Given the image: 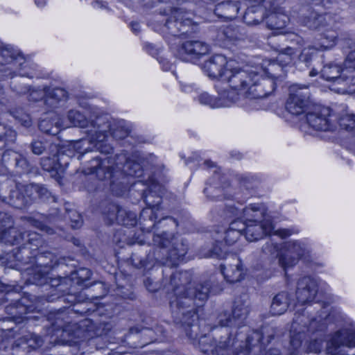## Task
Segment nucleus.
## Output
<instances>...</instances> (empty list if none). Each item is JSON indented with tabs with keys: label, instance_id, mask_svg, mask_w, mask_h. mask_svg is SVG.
Listing matches in <instances>:
<instances>
[{
	"label": "nucleus",
	"instance_id": "f257e3e1",
	"mask_svg": "<svg viewBox=\"0 0 355 355\" xmlns=\"http://www.w3.org/2000/svg\"><path fill=\"white\" fill-rule=\"evenodd\" d=\"M191 281L189 272H176L171 276L168 291H171L170 307L176 322L189 327L197 319L194 309V300L205 301L210 292V282H205L191 289L188 287Z\"/></svg>",
	"mask_w": 355,
	"mask_h": 355
},
{
	"label": "nucleus",
	"instance_id": "f03ea898",
	"mask_svg": "<svg viewBox=\"0 0 355 355\" xmlns=\"http://www.w3.org/2000/svg\"><path fill=\"white\" fill-rule=\"evenodd\" d=\"M248 305L236 302L232 314L220 313L217 318L220 328H214L211 336L201 337L199 340L200 349L203 355H227L235 345V339L224 327H241L248 314Z\"/></svg>",
	"mask_w": 355,
	"mask_h": 355
},
{
	"label": "nucleus",
	"instance_id": "7ed1b4c3",
	"mask_svg": "<svg viewBox=\"0 0 355 355\" xmlns=\"http://www.w3.org/2000/svg\"><path fill=\"white\" fill-rule=\"evenodd\" d=\"M229 84L231 90L226 88V96L229 98L236 95V101L240 96L248 98H261L270 94L275 89V83L270 78H261V76L252 70H246L239 67L227 69L225 80Z\"/></svg>",
	"mask_w": 355,
	"mask_h": 355
},
{
	"label": "nucleus",
	"instance_id": "20e7f679",
	"mask_svg": "<svg viewBox=\"0 0 355 355\" xmlns=\"http://www.w3.org/2000/svg\"><path fill=\"white\" fill-rule=\"evenodd\" d=\"M101 121V119H97L95 124H91L94 130L87 131L90 135V139H81L74 144L76 150L80 154L78 159H80L85 153L92 151L94 148L101 153H111L112 148L103 144L107 137L108 131H112V136L118 139H123L128 135L129 130L123 125H120L116 128L111 129L109 123Z\"/></svg>",
	"mask_w": 355,
	"mask_h": 355
},
{
	"label": "nucleus",
	"instance_id": "39448f33",
	"mask_svg": "<svg viewBox=\"0 0 355 355\" xmlns=\"http://www.w3.org/2000/svg\"><path fill=\"white\" fill-rule=\"evenodd\" d=\"M87 174L96 173L97 177L101 179H112L121 173V170L129 176L140 177L143 174L139 164L126 160L123 155L114 156L98 157H94L90 161Z\"/></svg>",
	"mask_w": 355,
	"mask_h": 355
},
{
	"label": "nucleus",
	"instance_id": "423d86ee",
	"mask_svg": "<svg viewBox=\"0 0 355 355\" xmlns=\"http://www.w3.org/2000/svg\"><path fill=\"white\" fill-rule=\"evenodd\" d=\"M153 241L160 248L162 257H157L165 266L173 267L178 264L187 254L188 245L185 241L173 233L163 231L154 234Z\"/></svg>",
	"mask_w": 355,
	"mask_h": 355
},
{
	"label": "nucleus",
	"instance_id": "0eeeda50",
	"mask_svg": "<svg viewBox=\"0 0 355 355\" xmlns=\"http://www.w3.org/2000/svg\"><path fill=\"white\" fill-rule=\"evenodd\" d=\"M324 323L315 318L310 319L304 314H297L293 319L291 328V340L288 353L295 354L301 347L302 342L306 339L309 333L322 329Z\"/></svg>",
	"mask_w": 355,
	"mask_h": 355
},
{
	"label": "nucleus",
	"instance_id": "6e6552de",
	"mask_svg": "<svg viewBox=\"0 0 355 355\" xmlns=\"http://www.w3.org/2000/svg\"><path fill=\"white\" fill-rule=\"evenodd\" d=\"M321 76L327 81H332L345 85H355V50L351 51L345 61V69L336 64L324 66L321 70Z\"/></svg>",
	"mask_w": 355,
	"mask_h": 355
},
{
	"label": "nucleus",
	"instance_id": "1a4fd4ad",
	"mask_svg": "<svg viewBox=\"0 0 355 355\" xmlns=\"http://www.w3.org/2000/svg\"><path fill=\"white\" fill-rule=\"evenodd\" d=\"M244 224L245 236L250 242L256 241L267 234H272L282 239H286L293 234L298 233V230L294 228L279 229L273 231L274 227L270 220H261L256 223Z\"/></svg>",
	"mask_w": 355,
	"mask_h": 355
},
{
	"label": "nucleus",
	"instance_id": "9d476101",
	"mask_svg": "<svg viewBox=\"0 0 355 355\" xmlns=\"http://www.w3.org/2000/svg\"><path fill=\"white\" fill-rule=\"evenodd\" d=\"M310 92L307 85L294 84L289 87V96L286 108L293 115L305 112L309 105Z\"/></svg>",
	"mask_w": 355,
	"mask_h": 355
},
{
	"label": "nucleus",
	"instance_id": "9b49d317",
	"mask_svg": "<svg viewBox=\"0 0 355 355\" xmlns=\"http://www.w3.org/2000/svg\"><path fill=\"white\" fill-rule=\"evenodd\" d=\"M0 241L10 245L19 244L24 242L23 245H31L37 248L42 243L41 236L36 232L20 233L12 226L4 229L0 232Z\"/></svg>",
	"mask_w": 355,
	"mask_h": 355
},
{
	"label": "nucleus",
	"instance_id": "f8f14e48",
	"mask_svg": "<svg viewBox=\"0 0 355 355\" xmlns=\"http://www.w3.org/2000/svg\"><path fill=\"white\" fill-rule=\"evenodd\" d=\"M209 45L200 40H187L178 46L175 56L179 59L192 62L209 52Z\"/></svg>",
	"mask_w": 355,
	"mask_h": 355
},
{
	"label": "nucleus",
	"instance_id": "ddd939ff",
	"mask_svg": "<svg viewBox=\"0 0 355 355\" xmlns=\"http://www.w3.org/2000/svg\"><path fill=\"white\" fill-rule=\"evenodd\" d=\"M294 54V49L287 47L278 53L276 58L277 62H273L269 64L266 72L271 77L273 82L274 79H280L285 76L284 67L291 62Z\"/></svg>",
	"mask_w": 355,
	"mask_h": 355
},
{
	"label": "nucleus",
	"instance_id": "4468645a",
	"mask_svg": "<svg viewBox=\"0 0 355 355\" xmlns=\"http://www.w3.org/2000/svg\"><path fill=\"white\" fill-rule=\"evenodd\" d=\"M330 110L327 107H316L313 112H309L306 115L307 125L316 131H330L334 125L329 121L328 116Z\"/></svg>",
	"mask_w": 355,
	"mask_h": 355
},
{
	"label": "nucleus",
	"instance_id": "2eb2a0df",
	"mask_svg": "<svg viewBox=\"0 0 355 355\" xmlns=\"http://www.w3.org/2000/svg\"><path fill=\"white\" fill-rule=\"evenodd\" d=\"M227 211L230 216L237 217V220L243 223H256L263 218V211L259 204H250L242 209L230 206Z\"/></svg>",
	"mask_w": 355,
	"mask_h": 355
},
{
	"label": "nucleus",
	"instance_id": "dca6fc26",
	"mask_svg": "<svg viewBox=\"0 0 355 355\" xmlns=\"http://www.w3.org/2000/svg\"><path fill=\"white\" fill-rule=\"evenodd\" d=\"M233 62H227L225 56L214 55L203 64L202 69L210 78H221L225 80L227 69L232 67Z\"/></svg>",
	"mask_w": 355,
	"mask_h": 355
},
{
	"label": "nucleus",
	"instance_id": "f3484780",
	"mask_svg": "<svg viewBox=\"0 0 355 355\" xmlns=\"http://www.w3.org/2000/svg\"><path fill=\"white\" fill-rule=\"evenodd\" d=\"M318 293V283L313 278L306 276L299 279L296 291V299L304 305L312 302Z\"/></svg>",
	"mask_w": 355,
	"mask_h": 355
},
{
	"label": "nucleus",
	"instance_id": "a211bd4d",
	"mask_svg": "<svg viewBox=\"0 0 355 355\" xmlns=\"http://www.w3.org/2000/svg\"><path fill=\"white\" fill-rule=\"evenodd\" d=\"M306 245L300 241H292L288 244L287 252L279 258V264L286 269L295 265L300 258L307 252Z\"/></svg>",
	"mask_w": 355,
	"mask_h": 355
},
{
	"label": "nucleus",
	"instance_id": "6ab92c4d",
	"mask_svg": "<svg viewBox=\"0 0 355 355\" xmlns=\"http://www.w3.org/2000/svg\"><path fill=\"white\" fill-rule=\"evenodd\" d=\"M27 185H16L10 190L8 196H2V200L17 209H23L31 204V197L25 191Z\"/></svg>",
	"mask_w": 355,
	"mask_h": 355
},
{
	"label": "nucleus",
	"instance_id": "aec40b11",
	"mask_svg": "<svg viewBox=\"0 0 355 355\" xmlns=\"http://www.w3.org/2000/svg\"><path fill=\"white\" fill-rule=\"evenodd\" d=\"M191 24V20L185 17L182 10L178 9L173 12V17L166 21L165 26L171 35L177 36L179 34L187 33L188 29L187 28Z\"/></svg>",
	"mask_w": 355,
	"mask_h": 355
},
{
	"label": "nucleus",
	"instance_id": "412c9836",
	"mask_svg": "<svg viewBox=\"0 0 355 355\" xmlns=\"http://www.w3.org/2000/svg\"><path fill=\"white\" fill-rule=\"evenodd\" d=\"M53 255L50 252L41 253L35 257L37 265L31 270L33 279L40 282L42 279L46 277L52 268Z\"/></svg>",
	"mask_w": 355,
	"mask_h": 355
},
{
	"label": "nucleus",
	"instance_id": "4be33fe9",
	"mask_svg": "<svg viewBox=\"0 0 355 355\" xmlns=\"http://www.w3.org/2000/svg\"><path fill=\"white\" fill-rule=\"evenodd\" d=\"M218 97L214 98L207 93L201 94L198 100L201 104L207 105L211 107H220L230 106L233 103L236 102V95L234 93L232 96L229 98V94L226 96V90L218 89Z\"/></svg>",
	"mask_w": 355,
	"mask_h": 355
},
{
	"label": "nucleus",
	"instance_id": "5701e85b",
	"mask_svg": "<svg viewBox=\"0 0 355 355\" xmlns=\"http://www.w3.org/2000/svg\"><path fill=\"white\" fill-rule=\"evenodd\" d=\"M51 150L55 151L52 157H44L41 159L42 168L49 172H58L63 166H67L68 162L62 152L58 150L56 146H51Z\"/></svg>",
	"mask_w": 355,
	"mask_h": 355
},
{
	"label": "nucleus",
	"instance_id": "b1692460",
	"mask_svg": "<svg viewBox=\"0 0 355 355\" xmlns=\"http://www.w3.org/2000/svg\"><path fill=\"white\" fill-rule=\"evenodd\" d=\"M231 259L232 263L221 265L220 267L225 279L230 283H235L243 278V267L237 257L232 256Z\"/></svg>",
	"mask_w": 355,
	"mask_h": 355
},
{
	"label": "nucleus",
	"instance_id": "393cba45",
	"mask_svg": "<svg viewBox=\"0 0 355 355\" xmlns=\"http://www.w3.org/2000/svg\"><path fill=\"white\" fill-rule=\"evenodd\" d=\"M19 58V55L12 46L0 42V66L9 65L5 71L14 69Z\"/></svg>",
	"mask_w": 355,
	"mask_h": 355
},
{
	"label": "nucleus",
	"instance_id": "a878e982",
	"mask_svg": "<svg viewBox=\"0 0 355 355\" xmlns=\"http://www.w3.org/2000/svg\"><path fill=\"white\" fill-rule=\"evenodd\" d=\"M239 7L237 2L232 1H223L216 5L214 14L220 18L232 20L236 17Z\"/></svg>",
	"mask_w": 355,
	"mask_h": 355
},
{
	"label": "nucleus",
	"instance_id": "bb28decb",
	"mask_svg": "<svg viewBox=\"0 0 355 355\" xmlns=\"http://www.w3.org/2000/svg\"><path fill=\"white\" fill-rule=\"evenodd\" d=\"M289 294L286 292H281L276 295L272 300L270 306V312L274 315L283 314L290 304Z\"/></svg>",
	"mask_w": 355,
	"mask_h": 355
},
{
	"label": "nucleus",
	"instance_id": "cd10ccee",
	"mask_svg": "<svg viewBox=\"0 0 355 355\" xmlns=\"http://www.w3.org/2000/svg\"><path fill=\"white\" fill-rule=\"evenodd\" d=\"M330 17L327 14H318L311 12L303 19V24L310 29L321 30L327 24V20Z\"/></svg>",
	"mask_w": 355,
	"mask_h": 355
},
{
	"label": "nucleus",
	"instance_id": "c85d7f7f",
	"mask_svg": "<svg viewBox=\"0 0 355 355\" xmlns=\"http://www.w3.org/2000/svg\"><path fill=\"white\" fill-rule=\"evenodd\" d=\"M28 196L31 197V204L40 198L44 201L49 200L50 198H53L55 200L54 197L51 196V192L44 186L36 184H27V188L25 189Z\"/></svg>",
	"mask_w": 355,
	"mask_h": 355
},
{
	"label": "nucleus",
	"instance_id": "c756f323",
	"mask_svg": "<svg viewBox=\"0 0 355 355\" xmlns=\"http://www.w3.org/2000/svg\"><path fill=\"white\" fill-rule=\"evenodd\" d=\"M245 228V224L239 220H235L230 225L229 228L225 232L224 240L227 245H231L235 243L242 234Z\"/></svg>",
	"mask_w": 355,
	"mask_h": 355
},
{
	"label": "nucleus",
	"instance_id": "7c9ffc66",
	"mask_svg": "<svg viewBox=\"0 0 355 355\" xmlns=\"http://www.w3.org/2000/svg\"><path fill=\"white\" fill-rule=\"evenodd\" d=\"M265 10L262 6H253L248 8L244 15L243 20L248 25H257L264 19Z\"/></svg>",
	"mask_w": 355,
	"mask_h": 355
},
{
	"label": "nucleus",
	"instance_id": "2f4dec72",
	"mask_svg": "<svg viewBox=\"0 0 355 355\" xmlns=\"http://www.w3.org/2000/svg\"><path fill=\"white\" fill-rule=\"evenodd\" d=\"M266 24L270 29L281 30L284 28L288 21V17L283 13H270L266 17Z\"/></svg>",
	"mask_w": 355,
	"mask_h": 355
},
{
	"label": "nucleus",
	"instance_id": "473e14b6",
	"mask_svg": "<svg viewBox=\"0 0 355 355\" xmlns=\"http://www.w3.org/2000/svg\"><path fill=\"white\" fill-rule=\"evenodd\" d=\"M67 118L72 125L87 128V130H85V133H87L90 137V135L87 132V131L91 129L94 130L91 124H95L96 121L94 122L92 121L89 123L87 121L85 116L83 115L80 112L76 110H70L68 112Z\"/></svg>",
	"mask_w": 355,
	"mask_h": 355
},
{
	"label": "nucleus",
	"instance_id": "72a5a7b5",
	"mask_svg": "<svg viewBox=\"0 0 355 355\" xmlns=\"http://www.w3.org/2000/svg\"><path fill=\"white\" fill-rule=\"evenodd\" d=\"M46 98L45 101L47 104H49L51 106L55 105L59 101H64L67 99V92L60 87H56L53 89H49L45 91Z\"/></svg>",
	"mask_w": 355,
	"mask_h": 355
},
{
	"label": "nucleus",
	"instance_id": "f704fd0d",
	"mask_svg": "<svg viewBox=\"0 0 355 355\" xmlns=\"http://www.w3.org/2000/svg\"><path fill=\"white\" fill-rule=\"evenodd\" d=\"M117 223L124 226H134L137 223L136 214L121 207Z\"/></svg>",
	"mask_w": 355,
	"mask_h": 355
},
{
	"label": "nucleus",
	"instance_id": "c9c22d12",
	"mask_svg": "<svg viewBox=\"0 0 355 355\" xmlns=\"http://www.w3.org/2000/svg\"><path fill=\"white\" fill-rule=\"evenodd\" d=\"M121 208L116 204H110L104 210L103 215L109 224L118 222V218Z\"/></svg>",
	"mask_w": 355,
	"mask_h": 355
},
{
	"label": "nucleus",
	"instance_id": "e433bc0d",
	"mask_svg": "<svg viewBox=\"0 0 355 355\" xmlns=\"http://www.w3.org/2000/svg\"><path fill=\"white\" fill-rule=\"evenodd\" d=\"M337 33L335 31H328L327 33H323L322 35V42L318 44V49L324 50L334 45L335 41L337 39Z\"/></svg>",
	"mask_w": 355,
	"mask_h": 355
},
{
	"label": "nucleus",
	"instance_id": "4c0bfd02",
	"mask_svg": "<svg viewBox=\"0 0 355 355\" xmlns=\"http://www.w3.org/2000/svg\"><path fill=\"white\" fill-rule=\"evenodd\" d=\"M227 254V250L222 247V243L216 241V244L206 254L207 257L224 259Z\"/></svg>",
	"mask_w": 355,
	"mask_h": 355
},
{
	"label": "nucleus",
	"instance_id": "58836bf2",
	"mask_svg": "<svg viewBox=\"0 0 355 355\" xmlns=\"http://www.w3.org/2000/svg\"><path fill=\"white\" fill-rule=\"evenodd\" d=\"M16 139V132L6 127L0 125V140L8 144L13 143Z\"/></svg>",
	"mask_w": 355,
	"mask_h": 355
},
{
	"label": "nucleus",
	"instance_id": "ea45409f",
	"mask_svg": "<svg viewBox=\"0 0 355 355\" xmlns=\"http://www.w3.org/2000/svg\"><path fill=\"white\" fill-rule=\"evenodd\" d=\"M19 157V154L12 150H7L1 155V163L6 167L13 166L15 160Z\"/></svg>",
	"mask_w": 355,
	"mask_h": 355
},
{
	"label": "nucleus",
	"instance_id": "a19ab883",
	"mask_svg": "<svg viewBox=\"0 0 355 355\" xmlns=\"http://www.w3.org/2000/svg\"><path fill=\"white\" fill-rule=\"evenodd\" d=\"M317 47H318V45L315 46H309L308 47L304 48L300 55H299V60L307 64L312 59V57L314 54V53L316 51H319L320 49H318Z\"/></svg>",
	"mask_w": 355,
	"mask_h": 355
},
{
	"label": "nucleus",
	"instance_id": "79ce46f5",
	"mask_svg": "<svg viewBox=\"0 0 355 355\" xmlns=\"http://www.w3.org/2000/svg\"><path fill=\"white\" fill-rule=\"evenodd\" d=\"M92 276V272L87 268H80L72 274V279H77L78 284H83L89 280Z\"/></svg>",
	"mask_w": 355,
	"mask_h": 355
},
{
	"label": "nucleus",
	"instance_id": "37998d69",
	"mask_svg": "<svg viewBox=\"0 0 355 355\" xmlns=\"http://www.w3.org/2000/svg\"><path fill=\"white\" fill-rule=\"evenodd\" d=\"M28 224L35 227V228L40 230L42 231H44L48 234H52L53 230L46 225H44L42 221L39 219L34 218L33 217H24L23 218Z\"/></svg>",
	"mask_w": 355,
	"mask_h": 355
},
{
	"label": "nucleus",
	"instance_id": "c03bdc74",
	"mask_svg": "<svg viewBox=\"0 0 355 355\" xmlns=\"http://www.w3.org/2000/svg\"><path fill=\"white\" fill-rule=\"evenodd\" d=\"M66 218L71 220V227L74 229L80 227L83 224L82 217L76 210L69 211L67 213Z\"/></svg>",
	"mask_w": 355,
	"mask_h": 355
},
{
	"label": "nucleus",
	"instance_id": "a18cd8bd",
	"mask_svg": "<svg viewBox=\"0 0 355 355\" xmlns=\"http://www.w3.org/2000/svg\"><path fill=\"white\" fill-rule=\"evenodd\" d=\"M153 196H154L153 194V192H151L150 191H149L148 193L147 194H145L144 196L145 202L146 203L149 209L152 210L158 207L161 202V198L159 196H156L155 200H150V198Z\"/></svg>",
	"mask_w": 355,
	"mask_h": 355
},
{
	"label": "nucleus",
	"instance_id": "49530a36",
	"mask_svg": "<svg viewBox=\"0 0 355 355\" xmlns=\"http://www.w3.org/2000/svg\"><path fill=\"white\" fill-rule=\"evenodd\" d=\"M30 147L32 153L37 155L42 154L46 148V144L40 140L31 142Z\"/></svg>",
	"mask_w": 355,
	"mask_h": 355
},
{
	"label": "nucleus",
	"instance_id": "de8ad7c7",
	"mask_svg": "<svg viewBox=\"0 0 355 355\" xmlns=\"http://www.w3.org/2000/svg\"><path fill=\"white\" fill-rule=\"evenodd\" d=\"M13 221L10 215L6 212H0V227L8 229L12 226Z\"/></svg>",
	"mask_w": 355,
	"mask_h": 355
},
{
	"label": "nucleus",
	"instance_id": "09e8293b",
	"mask_svg": "<svg viewBox=\"0 0 355 355\" xmlns=\"http://www.w3.org/2000/svg\"><path fill=\"white\" fill-rule=\"evenodd\" d=\"M28 338H24L28 345L32 348H37L42 346L43 340L41 337L35 334H31L28 336Z\"/></svg>",
	"mask_w": 355,
	"mask_h": 355
},
{
	"label": "nucleus",
	"instance_id": "8fccbe9b",
	"mask_svg": "<svg viewBox=\"0 0 355 355\" xmlns=\"http://www.w3.org/2000/svg\"><path fill=\"white\" fill-rule=\"evenodd\" d=\"M13 166L21 169L23 172L29 171V164L27 160L20 154L19 157L15 160Z\"/></svg>",
	"mask_w": 355,
	"mask_h": 355
},
{
	"label": "nucleus",
	"instance_id": "3c124183",
	"mask_svg": "<svg viewBox=\"0 0 355 355\" xmlns=\"http://www.w3.org/2000/svg\"><path fill=\"white\" fill-rule=\"evenodd\" d=\"M340 125L348 130H355V118L348 116L343 119Z\"/></svg>",
	"mask_w": 355,
	"mask_h": 355
},
{
	"label": "nucleus",
	"instance_id": "603ef678",
	"mask_svg": "<svg viewBox=\"0 0 355 355\" xmlns=\"http://www.w3.org/2000/svg\"><path fill=\"white\" fill-rule=\"evenodd\" d=\"M44 93L43 92L40 91V90H33L30 94H29V101H39L40 99L42 98L43 96H44Z\"/></svg>",
	"mask_w": 355,
	"mask_h": 355
},
{
	"label": "nucleus",
	"instance_id": "864d4df0",
	"mask_svg": "<svg viewBox=\"0 0 355 355\" xmlns=\"http://www.w3.org/2000/svg\"><path fill=\"white\" fill-rule=\"evenodd\" d=\"M30 249L31 248H28L26 246H24L21 249L19 250V252L17 254V259L21 262H26V259L24 257V255H28Z\"/></svg>",
	"mask_w": 355,
	"mask_h": 355
},
{
	"label": "nucleus",
	"instance_id": "5fc2aeb1",
	"mask_svg": "<svg viewBox=\"0 0 355 355\" xmlns=\"http://www.w3.org/2000/svg\"><path fill=\"white\" fill-rule=\"evenodd\" d=\"M232 28H230V27H225L223 30V33L225 37H226L227 39H228L230 40H233L236 39V35L232 33Z\"/></svg>",
	"mask_w": 355,
	"mask_h": 355
},
{
	"label": "nucleus",
	"instance_id": "6e6d98bb",
	"mask_svg": "<svg viewBox=\"0 0 355 355\" xmlns=\"http://www.w3.org/2000/svg\"><path fill=\"white\" fill-rule=\"evenodd\" d=\"M277 250L278 246L277 244L267 243L263 247V250H268L270 253H273L274 252H276Z\"/></svg>",
	"mask_w": 355,
	"mask_h": 355
},
{
	"label": "nucleus",
	"instance_id": "4d7b16f0",
	"mask_svg": "<svg viewBox=\"0 0 355 355\" xmlns=\"http://www.w3.org/2000/svg\"><path fill=\"white\" fill-rule=\"evenodd\" d=\"M166 222V223L168 224L169 223L175 226V227H177L178 226V223L176 222V220L173 218L172 217H166L165 218H164L162 220H159L157 223V225H161L162 223H164Z\"/></svg>",
	"mask_w": 355,
	"mask_h": 355
},
{
	"label": "nucleus",
	"instance_id": "13d9d810",
	"mask_svg": "<svg viewBox=\"0 0 355 355\" xmlns=\"http://www.w3.org/2000/svg\"><path fill=\"white\" fill-rule=\"evenodd\" d=\"M142 334L145 336H148L150 338V340L149 342H147L146 343H151L153 342L154 340H155V338H154L153 335H154V331L150 329H148V328H146V329H144L142 330Z\"/></svg>",
	"mask_w": 355,
	"mask_h": 355
},
{
	"label": "nucleus",
	"instance_id": "bf43d9fd",
	"mask_svg": "<svg viewBox=\"0 0 355 355\" xmlns=\"http://www.w3.org/2000/svg\"><path fill=\"white\" fill-rule=\"evenodd\" d=\"M264 355H281L280 352L277 349H271L266 352Z\"/></svg>",
	"mask_w": 355,
	"mask_h": 355
},
{
	"label": "nucleus",
	"instance_id": "052dcab7",
	"mask_svg": "<svg viewBox=\"0 0 355 355\" xmlns=\"http://www.w3.org/2000/svg\"><path fill=\"white\" fill-rule=\"evenodd\" d=\"M131 28L136 34L140 31V26L137 22L131 23Z\"/></svg>",
	"mask_w": 355,
	"mask_h": 355
},
{
	"label": "nucleus",
	"instance_id": "680f3d73",
	"mask_svg": "<svg viewBox=\"0 0 355 355\" xmlns=\"http://www.w3.org/2000/svg\"><path fill=\"white\" fill-rule=\"evenodd\" d=\"M46 123V121H42V122H40L39 126L40 128V129L44 131V132H48V133H50L51 132V130H49V129H45L44 128H43L44 126V124Z\"/></svg>",
	"mask_w": 355,
	"mask_h": 355
},
{
	"label": "nucleus",
	"instance_id": "e2e57ef3",
	"mask_svg": "<svg viewBox=\"0 0 355 355\" xmlns=\"http://www.w3.org/2000/svg\"><path fill=\"white\" fill-rule=\"evenodd\" d=\"M38 6H43L46 3V0H35Z\"/></svg>",
	"mask_w": 355,
	"mask_h": 355
},
{
	"label": "nucleus",
	"instance_id": "0e129e2a",
	"mask_svg": "<svg viewBox=\"0 0 355 355\" xmlns=\"http://www.w3.org/2000/svg\"><path fill=\"white\" fill-rule=\"evenodd\" d=\"M318 70H316L315 69H313L310 73H309V75L310 76H315L318 74Z\"/></svg>",
	"mask_w": 355,
	"mask_h": 355
},
{
	"label": "nucleus",
	"instance_id": "69168bd1",
	"mask_svg": "<svg viewBox=\"0 0 355 355\" xmlns=\"http://www.w3.org/2000/svg\"><path fill=\"white\" fill-rule=\"evenodd\" d=\"M314 352H317L320 350V345L317 343V347L314 348Z\"/></svg>",
	"mask_w": 355,
	"mask_h": 355
},
{
	"label": "nucleus",
	"instance_id": "338daca9",
	"mask_svg": "<svg viewBox=\"0 0 355 355\" xmlns=\"http://www.w3.org/2000/svg\"><path fill=\"white\" fill-rule=\"evenodd\" d=\"M205 164L206 165H207L208 166H214V163H212V162H210V161H206V162H205Z\"/></svg>",
	"mask_w": 355,
	"mask_h": 355
},
{
	"label": "nucleus",
	"instance_id": "774afa93",
	"mask_svg": "<svg viewBox=\"0 0 355 355\" xmlns=\"http://www.w3.org/2000/svg\"><path fill=\"white\" fill-rule=\"evenodd\" d=\"M186 333L189 338H192V339L194 338V336L190 332H189L187 330H186Z\"/></svg>",
	"mask_w": 355,
	"mask_h": 355
}]
</instances>
